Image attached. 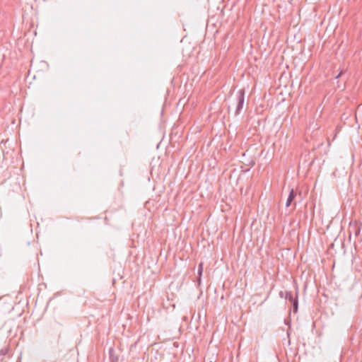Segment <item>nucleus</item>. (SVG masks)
<instances>
[{"label": "nucleus", "instance_id": "obj_4", "mask_svg": "<svg viewBox=\"0 0 362 362\" xmlns=\"http://www.w3.org/2000/svg\"><path fill=\"white\" fill-rule=\"evenodd\" d=\"M202 273H203V263L201 262L198 265V271H197V274H198L197 282L199 284H200L201 281H202Z\"/></svg>", "mask_w": 362, "mask_h": 362}, {"label": "nucleus", "instance_id": "obj_6", "mask_svg": "<svg viewBox=\"0 0 362 362\" xmlns=\"http://www.w3.org/2000/svg\"><path fill=\"white\" fill-rule=\"evenodd\" d=\"M110 361H111V362H117V358L111 356Z\"/></svg>", "mask_w": 362, "mask_h": 362}, {"label": "nucleus", "instance_id": "obj_7", "mask_svg": "<svg viewBox=\"0 0 362 362\" xmlns=\"http://www.w3.org/2000/svg\"><path fill=\"white\" fill-rule=\"evenodd\" d=\"M6 351H7V350H6V349H1V350L0 351V354H1V355H5V354H6Z\"/></svg>", "mask_w": 362, "mask_h": 362}, {"label": "nucleus", "instance_id": "obj_1", "mask_svg": "<svg viewBox=\"0 0 362 362\" xmlns=\"http://www.w3.org/2000/svg\"><path fill=\"white\" fill-rule=\"evenodd\" d=\"M285 299L288 300L292 305L293 313H296L298 309V289L296 288L295 296L291 291H285Z\"/></svg>", "mask_w": 362, "mask_h": 362}, {"label": "nucleus", "instance_id": "obj_5", "mask_svg": "<svg viewBox=\"0 0 362 362\" xmlns=\"http://www.w3.org/2000/svg\"><path fill=\"white\" fill-rule=\"evenodd\" d=\"M279 296L281 298H285V291H281L279 293Z\"/></svg>", "mask_w": 362, "mask_h": 362}, {"label": "nucleus", "instance_id": "obj_3", "mask_svg": "<svg viewBox=\"0 0 362 362\" xmlns=\"http://www.w3.org/2000/svg\"><path fill=\"white\" fill-rule=\"evenodd\" d=\"M296 197V192L293 190V189H291L289 192V194H288V199L286 201V206L287 207L289 206L292 204V202L294 201Z\"/></svg>", "mask_w": 362, "mask_h": 362}, {"label": "nucleus", "instance_id": "obj_2", "mask_svg": "<svg viewBox=\"0 0 362 362\" xmlns=\"http://www.w3.org/2000/svg\"><path fill=\"white\" fill-rule=\"evenodd\" d=\"M237 105L235 111V116H238L240 114L244 103H245V90L240 89L238 91L236 95Z\"/></svg>", "mask_w": 362, "mask_h": 362}, {"label": "nucleus", "instance_id": "obj_8", "mask_svg": "<svg viewBox=\"0 0 362 362\" xmlns=\"http://www.w3.org/2000/svg\"><path fill=\"white\" fill-rule=\"evenodd\" d=\"M342 74H343V71H341L339 72V74L335 77V78H339V77L342 75Z\"/></svg>", "mask_w": 362, "mask_h": 362}, {"label": "nucleus", "instance_id": "obj_9", "mask_svg": "<svg viewBox=\"0 0 362 362\" xmlns=\"http://www.w3.org/2000/svg\"><path fill=\"white\" fill-rule=\"evenodd\" d=\"M291 329V327L289 326L288 329ZM287 336H288V337H290V332H289V330H288V331H287Z\"/></svg>", "mask_w": 362, "mask_h": 362}, {"label": "nucleus", "instance_id": "obj_11", "mask_svg": "<svg viewBox=\"0 0 362 362\" xmlns=\"http://www.w3.org/2000/svg\"><path fill=\"white\" fill-rule=\"evenodd\" d=\"M210 362H211V361H210Z\"/></svg>", "mask_w": 362, "mask_h": 362}, {"label": "nucleus", "instance_id": "obj_10", "mask_svg": "<svg viewBox=\"0 0 362 362\" xmlns=\"http://www.w3.org/2000/svg\"><path fill=\"white\" fill-rule=\"evenodd\" d=\"M285 323L289 325V322H287V320H285Z\"/></svg>", "mask_w": 362, "mask_h": 362}]
</instances>
